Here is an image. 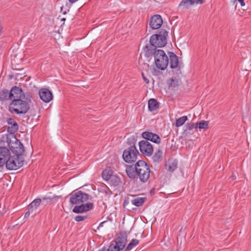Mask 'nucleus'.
<instances>
[{
  "label": "nucleus",
  "mask_w": 251,
  "mask_h": 251,
  "mask_svg": "<svg viewBox=\"0 0 251 251\" xmlns=\"http://www.w3.org/2000/svg\"><path fill=\"white\" fill-rule=\"evenodd\" d=\"M41 202V199H36L28 205V209L31 212L36 211Z\"/></svg>",
  "instance_id": "nucleus-22"
},
{
  "label": "nucleus",
  "mask_w": 251,
  "mask_h": 251,
  "mask_svg": "<svg viewBox=\"0 0 251 251\" xmlns=\"http://www.w3.org/2000/svg\"><path fill=\"white\" fill-rule=\"evenodd\" d=\"M40 98L45 102H49L53 99V95H39Z\"/></svg>",
  "instance_id": "nucleus-33"
},
{
  "label": "nucleus",
  "mask_w": 251,
  "mask_h": 251,
  "mask_svg": "<svg viewBox=\"0 0 251 251\" xmlns=\"http://www.w3.org/2000/svg\"><path fill=\"white\" fill-rule=\"evenodd\" d=\"M38 94H52V92L48 88H41L39 91Z\"/></svg>",
  "instance_id": "nucleus-37"
},
{
  "label": "nucleus",
  "mask_w": 251,
  "mask_h": 251,
  "mask_svg": "<svg viewBox=\"0 0 251 251\" xmlns=\"http://www.w3.org/2000/svg\"><path fill=\"white\" fill-rule=\"evenodd\" d=\"M129 203V201L128 200H125L123 204V206L124 207H126Z\"/></svg>",
  "instance_id": "nucleus-43"
},
{
  "label": "nucleus",
  "mask_w": 251,
  "mask_h": 251,
  "mask_svg": "<svg viewBox=\"0 0 251 251\" xmlns=\"http://www.w3.org/2000/svg\"><path fill=\"white\" fill-rule=\"evenodd\" d=\"M231 179H232V180H234V179H235V178H236V176H235L232 175V176H231Z\"/></svg>",
  "instance_id": "nucleus-47"
},
{
  "label": "nucleus",
  "mask_w": 251,
  "mask_h": 251,
  "mask_svg": "<svg viewBox=\"0 0 251 251\" xmlns=\"http://www.w3.org/2000/svg\"><path fill=\"white\" fill-rule=\"evenodd\" d=\"M1 94H24L21 88L18 86L13 87L10 92L6 89H3Z\"/></svg>",
  "instance_id": "nucleus-19"
},
{
  "label": "nucleus",
  "mask_w": 251,
  "mask_h": 251,
  "mask_svg": "<svg viewBox=\"0 0 251 251\" xmlns=\"http://www.w3.org/2000/svg\"><path fill=\"white\" fill-rule=\"evenodd\" d=\"M238 1L240 3V4L242 6L245 5L244 0H238Z\"/></svg>",
  "instance_id": "nucleus-45"
},
{
  "label": "nucleus",
  "mask_w": 251,
  "mask_h": 251,
  "mask_svg": "<svg viewBox=\"0 0 251 251\" xmlns=\"http://www.w3.org/2000/svg\"><path fill=\"white\" fill-rule=\"evenodd\" d=\"M126 172L127 176L130 178L134 179L137 177L136 169L135 168V165H127Z\"/></svg>",
  "instance_id": "nucleus-20"
},
{
  "label": "nucleus",
  "mask_w": 251,
  "mask_h": 251,
  "mask_svg": "<svg viewBox=\"0 0 251 251\" xmlns=\"http://www.w3.org/2000/svg\"><path fill=\"white\" fill-rule=\"evenodd\" d=\"M136 138L134 136H131L128 138L126 143L129 146V147H136Z\"/></svg>",
  "instance_id": "nucleus-29"
},
{
  "label": "nucleus",
  "mask_w": 251,
  "mask_h": 251,
  "mask_svg": "<svg viewBox=\"0 0 251 251\" xmlns=\"http://www.w3.org/2000/svg\"><path fill=\"white\" fill-rule=\"evenodd\" d=\"M139 243V241L136 239H132L128 244L126 247V250H131L133 247L137 245Z\"/></svg>",
  "instance_id": "nucleus-30"
},
{
  "label": "nucleus",
  "mask_w": 251,
  "mask_h": 251,
  "mask_svg": "<svg viewBox=\"0 0 251 251\" xmlns=\"http://www.w3.org/2000/svg\"><path fill=\"white\" fill-rule=\"evenodd\" d=\"M204 0H182L179 4V6H184L186 8H188L189 6L194 4H202Z\"/></svg>",
  "instance_id": "nucleus-18"
},
{
  "label": "nucleus",
  "mask_w": 251,
  "mask_h": 251,
  "mask_svg": "<svg viewBox=\"0 0 251 251\" xmlns=\"http://www.w3.org/2000/svg\"><path fill=\"white\" fill-rule=\"evenodd\" d=\"M87 217V216L77 215L75 217V220L77 222H79L85 220Z\"/></svg>",
  "instance_id": "nucleus-38"
},
{
  "label": "nucleus",
  "mask_w": 251,
  "mask_h": 251,
  "mask_svg": "<svg viewBox=\"0 0 251 251\" xmlns=\"http://www.w3.org/2000/svg\"><path fill=\"white\" fill-rule=\"evenodd\" d=\"M129 250H126V249L124 251H129Z\"/></svg>",
  "instance_id": "nucleus-48"
},
{
  "label": "nucleus",
  "mask_w": 251,
  "mask_h": 251,
  "mask_svg": "<svg viewBox=\"0 0 251 251\" xmlns=\"http://www.w3.org/2000/svg\"><path fill=\"white\" fill-rule=\"evenodd\" d=\"M106 223V221H104V222H101L99 226L98 227L97 229H99V228L100 227H102L103 226V225L104 223Z\"/></svg>",
  "instance_id": "nucleus-44"
},
{
  "label": "nucleus",
  "mask_w": 251,
  "mask_h": 251,
  "mask_svg": "<svg viewBox=\"0 0 251 251\" xmlns=\"http://www.w3.org/2000/svg\"><path fill=\"white\" fill-rule=\"evenodd\" d=\"M168 54L170 68L176 71L177 74H181V70L183 67V64L179 62L177 56L174 52H169Z\"/></svg>",
  "instance_id": "nucleus-8"
},
{
  "label": "nucleus",
  "mask_w": 251,
  "mask_h": 251,
  "mask_svg": "<svg viewBox=\"0 0 251 251\" xmlns=\"http://www.w3.org/2000/svg\"><path fill=\"white\" fill-rule=\"evenodd\" d=\"M112 176H113V175L110 173L109 171L105 170L102 173V178L105 180H110Z\"/></svg>",
  "instance_id": "nucleus-31"
},
{
  "label": "nucleus",
  "mask_w": 251,
  "mask_h": 251,
  "mask_svg": "<svg viewBox=\"0 0 251 251\" xmlns=\"http://www.w3.org/2000/svg\"><path fill=\"white\" fill-rule=\"evenodd\" d=\"M198 127V123L195 124L193 123H187L186 125V129L185 130H190L194 128H197Z\"/></svg>",
  "instance_id": "nucleus-36"
},
{
  "label": "nucleus",
  "mask_w": 251,
  "mask_h": 251,
  "mask_svg": "<svg viewBox=\"0 0 251 251\" xmlns=\"http://www.w3.org/2000/svg\"><path fill=\"white\" fill-rule=\"evenodd\" d=\"M188 120L186 116H183L176 120V127H179L182 126L185 122Z\"/></svg>",
  "instance_id": "nucleus-26"
},
{
  "label": "nucleus",
  "mask_w": 251,
  "mask_h": 251,
  "mask_svg": "<svg viewBox=\"0 0 251 251\" xmlns=\"http://www.w3.org/2000/svg\"><path fill=\"white\" fill-rule=\"evenodd\" d=\"M30 213H32L31 211L28 209V211L25 214V218H27L28 217H29Z\"/></svg>",
  "instance_id": "nucleus-42"
},
{
  "label": "nucleus",
  "mask_w": 251,
  "mask_h": 251,
  "mask_svg": "<svg viewBox=\"0 0 251 251\" xmlns=\"http://www.w3.org/2000/svg\"><path fill=\"white\" fill-rule=\"evenodd\" d=\"M136 169L137 177H138L142 182H146L150 176V169L147 164L143 160H139L135 164Z\"/></svg>",
  "instance_id": "nucleus-2"
},
{
  "label": "nucleus",
  "mask_w": 251,
  "mask_h": 251,
  "mask_svg": "<svg viewBox=\"0 0 251 251\" xmlns=\"http://www.w3.org/2000/svg\"><path fill=\"white\" fill-rule=\"evenodd\" d=\"M168 32L165 29H161L158 34L152 35L150 40V43L156 47H162L167 44L166 37Z\"/></svg>",
  "instance_id": "nucleus-3"
},
{
  "label": "nucleus",
  "mask_w": 251,
  "mask_h": 251,
  "mask_svg": "<svg viewBox=\"0 0 251 251\" xmlns=\"http://www.w3.org/2000/svg\"><path fill=\"white\" fill-rule=\"evenodd\" d=\"M163 23V20L159 15H154L152 16L150 20V26L153 29H157L161 27Z\"/></svg>",
  "instance_id": "nucleus-12"
},
{
  "label": "nucleus",
  "mask_w": 251,
  "mask_h": 251,
  "mask_svg": "<svg viewBox=\"0 0 251 251\" xmlns=\"http://www.w3.org/2000/svg\"><path fill=\"white\" fill-rule=\"evenodd\" d=\"M31 98L29 95H19L12 99L8 106L9 111L12 114L22 115L26 114L30 109Z\"/></svg>",
  "instance_id": "nucleus-1"
},
{
  "label": "nucleus",
  "mask_w": 251,
  "mask_h": 251,
  "mask_svg": "<svg viewBox=\"0 0 251 251\" xmlns=\"http://www.w3.org/2000/svg\"><path fill=\"white\" fill-rule=\"evenodd\" d=\"M139 150L144 155L150 156L152 154L153 149L152 145L147 140L139 142Z\"/></svg>",
  "instance_id": "nucleus-9"
},
{
  "label": "nucleus",
  "mask_w": 251,
  "mask_h": 251,
  "mask_svg": "<svg viewBox=\"0 0 251 251\" xmlns=\"http://www.w3.org/2000/svg\"><path fill=\"white\" fill-rule=\"evenodd\" d=\"M70 202L72 204H79L89 199V195L81 191H74L70 194Z\"/></svg>",
  "instance_id": "nucleus-7"
},
{
  "label": "nucleus",
  "mask_w": 251,
  "mask_h": 251,
  "mask_svg": "<svg viewBox=\"0 0 251 251\" xmlns=\"http://www.w3.org/2000/svg\"><path fill=\"white\" fill-rule=\"evenodd\" d=\"M14 97H15L14 95H0V100L1 101H4L9 100H12Z\"/></svg>",
  "instance_id": "nucleus-35"
},
{
  "label": "nucleus",
  "mask_w": 251,
  "mask_h": 251,
  "mask_svg": "<svg viewBox=\"0 0 251 251\" xmlns=\"http://www.w3.org/2000/svg\"><path fill=\"white\" fill-rule=\"evenodd\" d=\"M105 193H106V194L109 195V194H110H110L111 193V192L110 191V190H108V191H105Z\"/></svg>",
  "instance_id": "nucleus-46"
},
{
  "label": "nucleus",
  "mask_w": 251,
  "mask_h": 251,
  "mask_svg": "<svg viewBox=\"0 0 251 251\" xmlns=\"http://www.w3.org/2000/svg\"><path fill=\"white\" fill-rule=\"evenodd\" d=\"M109 181L110 184L114 186H119L122 183L121 178L115 175H113Z\"/></svg>",
  "instance_id": "nucleus-25"
},
{
  "label": "nucleus",
  "mask_w": 251,
  "mask_h": 251,
  "mask_svg": "<svg viewBox=\"0 0 251 251\" xmlns=\"http://www.w3.org/2000/svg\"><path fill=\"white\" fill-rule=\"evenodd\" d=\"M200 129H207L208 127V122L205 121H201L198 123Z\"/></svg>",
  "instance_id": "nucleus-34"
},
{
  "label": "nucleus",
  "mask_w": 251,
  "mask_h": 251,
  "mask_svg": "<svg viewBox=\"0 0 251 251\" xmlns=\"http://www.w3.org/2000/svg\"><path fill=\"white\" fill-rule=\"evenodd\" d=\"M154 59L155 64L158 69L163 71L167 68L169 64V58L163 50L158 49Z\"/></svg>",
  "instance_id": "nucleus-4"
},
{
  "label": "nucleus",
  "mask_w": 251,
  "mask_h": 251,
  "mask_svg": "<svg viewBox=\"0 0 251 251\" xmlns=\"http://www.w3.org/2000/svg\"><path fill=\"white\" fill-rule=\"evenodd\" d=\"M65 18H63V19H62V21H65Z\"/></svg>",
  "instance_id": "nucleus-49"
},
{
  "label": "nucleus",
  "mask_w": 251,
  "mask_h": 251,
  "mask_svg": "<svg viewBox=\"0 0 251 251\" xmlns=\"http://www.w3.org/2000/svg\"><path fill=\"white\" fill-rule=\"evenodd\" d=\"M142 77H143V79H144V81L146 83H149V79L143 73H142Z\"/></svg>",
  "instance_id": "nucleus-40"
},
{
  "label": "nucleus",
  "mask_w": 251,
  "mask_h": 251,
  "mask_svg": "<svg viewBox=\"0 0 251 251\" xmlns=\"http://www.w3.org/2000/svg\"><path fill=\"white\" fill-rule=\"evenodd\" d=\"M127 238V235L126 232H120L118 237L115 240L114 245L117 246L121 250H123L126 244Z\"/></svg>",
  "instance_id": "nucleus-10"
},
{
  "label": "nucleus",
  "mask_w": 251,
  "mask_h": 251,
  "mask_svg": "<svg viewBox=\"0 0 251 251\" xmlns=\"http://www.w3.org/2000/svg\"><path fill=\"white\" fill-rule=\"evenodd\" d=\"M85 210V212L92 209L93 207V204L92 203H87L85 204H82Z\"/></svg>",
  "instance_id": "nucleus-39"
},
{
  "label": "nucleus",
  "mask_w": 251,
  "mask_h": 251,
  "mask_svg": "<svg viewBox=\"0 0 251 251\" xmlns=\"http://www.w3.org/2000/svg\"><path fill=\"white\" fill-rule=\"evenodd\" d=\"M121 250L116 245H114L113 243H112L107 250L105 248H102L99 251H120Z\"/></svg>",
  "instance_id": "nucleus-28"
},
{
  "label": "nucleus",
  "mask_w": 251,
  "mask_h": 251,
  "mask_svg": "<svg viewBox=\"0 0 251 251\" xmlns=\"http://www.w3.org/2000/svg\"><path fill=\"white\" fill-rule=\"evenodd\" d=\"M146 198L136 197L131 201V203L137 207L142 206L146 201Z\"/></svg>",
  "instance_id": "nucleus-24"
},
{
  "label": "nucleus",
  "mask_w": 251,
  "mask_h": 251,
  "mask_svg": "<svg viewBox=\"0 0 251 251\" xmlns=\"http://www.w3.org/2000/svg\"><path fill=\"white\" fill-rule=\"evenodd\" d=\"M158 50L155 46L151 44L150 45H146L144 48L145 55L148 57L151 56L152 55L154 57Z\"/></svg>",
  "instance_id": "nucleus-14"
},
{
  "label": "nucleus",
  "mask_w": 251,
  "mask_h": 251,
  "mask_svg": "<svg viewBox=\"0 0 251 251\" xmlns=\"http://www.w3.org/2000/svg\"><path fill=\"white\" fill-rule=\"evenodd\" d=\"M142 136L145 139L150 140L153 143L159 144L161 141L159 136L155 133L152 132L145 131L142 133Z\"/></svg>",
  "instance_id": "nucleus-13"
},
{
  "label": "nucleus",
  "mask_w": 251,
  "mask_h": 251,
  "mask_svg": "<svg viewBox=\"0 0 251 251\" xmlns=\"http://www.w3.org/2000/svg\"><path fill=\"white\" fill-rule=\"evenodd\" d=\"M233 2H235L236 1V0H233Z\"/></svg>",
  "instance_id": "nucleus-50"
},
{
  "label": "nucleus",
  "mask_w": 251,
  "mask_h": 251,
  "mask_svg": "<svg viewBox=\"0 0 251 251\" xmlns=\"http://www.w3.org/2000/svg\"><path fill=\"white\" fill-rule=\"evenodd\" d=\"M163 152L162 151L158 149L154 153L152 157L153 162L156 163L160 162L162 159Z\"/></svg>",
  "instance_id": "nucleus-23"
},
{
  "label": "nucleus",
  "mask_w": 251,
  "mask_h": 251,
  "mask_svg": "<svg viewBox=\"0 0 251 251\" xmlns=\"http://www.w3.org/2000/svg\"><path fill=\"white\" fill-rule=\"evenodd\" d=\"M19 146H20V151H19V153H23L25 151L24 146H23V144L21 143H20Z\"/></svg>",
  "instance_id": "nucleus-41"
},
{
  "label": "nucleus",
  "mask_w": 251,
  "mask_h": 251,
  "mask_svg": "<svg viewBox=\"0 0 251 251\" xmlns=\"http://www.w3.org/2000/svg\"><path fill=\"white\" fill-rule=\"evenodd\" d=\"M159 107V103L154 99H150L148 100V109L150 111H154Z\"/></svg>",
  "instance_id": "nucleus-21"
},
{
  "label": "nucleus",
  "mask_w": 251,
  "mask_h": 251,
  "mask_svg": "<svg viewBox=\"0 0 251 251\" xmlns=\"http://www.w3.org/2000/svg\"><path fill=\"white\" fill-rule=\"evenodd\" d=\"M10 155L9 150L6 147H0V168L6 164Z\"/></svg>",
  "instance_id": "nucleus-11"
},
{
  "label": "nucleus",
  "mask_w": 251,
  "mask_h": 251,
  "mask_svg": "<svg viewBox=\"0 0 251 251\" xmlns=\"http://www.w3.org/2000/svg\"><path fill=\"white\" fill-rule=\"evenodd\" d=\"M7 123L9 125L7 128L8 132L14 134L18 131L19 128L18 125L13 119L11 118L8 119Z\"/></svg>",
  "instance_id": "nucleus-15"
},
{
  "label": "nucleus",
  "mask_w": 251,
  "mask_h": 251,
  "mask_svg": "<svg viewBox=\"0 0 251 251\" xmlns=\"http://www.w3.org/2000/svg\"><path fill=\"white\" fill-rule=\"evenodd\" d=\"M181 83V80L176 78H169L167 81L168 89L174 90Z\"/></svg>",
  "instance_id": "nucleus-16"
},
{
  "label": "nucleus",
  "mask_w": 251,
  "mask_h": 251,
  "mask_svg": "<svg viewBox=\"0 0 251 251\" xmlns=\"http://www.w3.org/2000/svg\"><path fill=\"white\" fill-rule=\"evenodd\" d=\"M177 161L173 159H169L165 164L166 169L170 173L173 172L177 168Z\"/></svg>",
  "instance_id": "nucleus-17"
},
{
  "label": "nucleus",
  "mask_w": 251,
  "mask_h": 251,
  "mask_svg": "<svg viewBox=\"0 0 251 251\" xmlns=\"http://www.w3.org/2000/svg\"><path fill=\"white\" fill-rule=\"evenodd\" d=\"M24 158L22 155L16 154L9 157L5 165L6 168L9 170H16L20 168L24 165Z\"/></svg>",
  "instance_id": "nucleus-5"
},
{
  "label": "nucleus",
  "mask_w": 251,
  "mask_h": 251,
  "mask_svg": "<svg viewBox=\"0 0 251 251\" xmlns=\"http://www.w3.org/2000/svg\"><path fill=\"white\" fill-rule=\"evenodd\" d=\"M13 77L17 80H25V81H28L30 77L28 76L27 75H24L22 76V74H16L15 75H13Z\"/></svg>",
  "instance_id": "nucleus-27"
},
{
  "label": "nucleus",
  "mask_w": 251,
  "mask_h": 251,
  "mask_svg": "<svg viewBox=\"0 0 251 251\" xmlns=\"http://www.w3.org/2000/svg\"><path fill=\"white\" fill-rule=\"evenodd\" d=\"M73 212L75 213H80L85 212V210L83 204H81L79 206H75L73 209Z\"/></svg>",
  "instance_id": "nucleus-32"
},
{
  "label": "nucleus",
  "mask_w": 251,
  "mask_h": 251,
  "mask_svg": "<svg viewBox=\"0 0 251 251\" xmlns=\"http://www.w3.org/2000/svg\"><path fill=\"white\" fill-rule=\"evenodd\" d=\"M140 153L136 147H128L126 149L123 153L124 160L127 163L135 162Z\"/></svg>",
  "instance_id": "nucleus-6"
}]
</instances>
